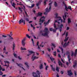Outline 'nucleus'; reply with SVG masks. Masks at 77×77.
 Listing matches in <instances>:
<instances>
[{
	"label": "nucleus",
	"mask_w": 77,
	"mask_h": 77,
	"mask_svg": "<svg viewBox=\"0 0 77 77\" xmlns=\"http://www.w3.org/2000/svg\"><path fill=\"white\" fill-rule=\"evenodd\" d=\"M28 51L29 54H27V56H30L32 54H33L31 58L32 61H34V60H35V59H38L39 58V57H38L35 56V52H33V51H29V50H28Z\"/></svg>",
	"instance_id": "f257e3e1"
},
{
	"label": "nucleus",
	"mask_w": 77,
	"mask_h": 77,
	"mask_svg": "<svg viewBox=\"0 0 77 77\" xmlns=\"http://www.w3.org/2000/svg\"><path fill=\"white\" fill-rule=\"evenodd\" d=\"M45 33L44 34L42 33V35L43 36H48V33H49V31L48 30V28H45Z\"/></svg>",
	"instance_id": "f03ea898"
},
{
	"label": "nucleus",
	"mask_w": 77,
	"mask_h": 77,
	"mask_svg": "<svg viewBox=\"0 0 77 77\" xmlns=\"http://www.w3.org/2000/svg\"><path fill=\"white\" fill-rule=\"evenodd\" d=\"M69 54H70V52H69V51H67L66 52V55H68V54H69L67 56V58L68 59V61L69 63H71V61H70V60H71V59L70 58V56Z\"/></svg>",
	"instance_id": "7ed1b4c3"
},
{
	"label": "nucleus",
	"mask_w": 77,
	"mask_h": 77,
	"mask_svg": "<svg viewBox=\"0 0 77 77\" xmlns=\"http://www.w3.org/2000/svg\"><path fill=\"white\" fill-rule=\"evenodd\" d=\"M53 3V1H52V2L51 3H50L49 4V9L48 10V8H46V12H49V11H50L51 10V4Z\"/></svg>",
	"instance_id": "20e7f679"
},
{
	"label": "nucleus",
	"mask_w": 77,
	"mask_h": 77,
	"mask_svg": "<svg viewBox=\"0 0 77 77\" xmlns=\"http://www.w3.org/2000/svg\"><path fill=\"white\" fill-rule=\"evenodd\" d=\"M27 39V38L26 37H25L22 40V45H23V47H24L26 44V43H25V41Z\"/></svg>",
	"instance_id": "39448f33"
},
{
	"label": "nucleus",
	"mask_w": 77,
	"mask_h": 77,
	"mask_svg": "<svg viewBox=\"0 0 77 77\" xmlns=\"http://www.w3.org/2000/svg\"><path fill=\"white\" fill-rule=\"evenodd\" d=\"M60 42L62 45L63 48H66V47L68 46L66 45V42L64 44H63V41H61Z\"/></svg>",
	"instance_id": "423d86ee"
},
{
	"label": "nucleus",
	"mask_w": 77,
	"mask_h": 77,
	"mask_svg": "<svg viewBox=\"0 0 77 77\" xmlns=\"http://www.w3.org/2000/svg\"><path fill=\"white\" fill-rule=\"evenodd\" d=\"M45 17L44 16L41 17L39 20V22H42V23H44V22L45 21Z\"/></svg>",
	"instance_id": "0eeeda50"
},
{
	"label": "nucleus",
	"mask_w": 77,
	"mask_h": 77,
	"mask_svg": "<svg viewBox=\"0 0 77 77\" xmlns=\"http://www.w3.org/2000/svg\"><path fill=\"white\" fill-rule=\"evenodd\" d=\"M12 35H13V34H12V32H10V34L7 35V36H8L9 38H10V39L14 40V38L11 37Z\"/></svg>",
	"instance_id": "6e6552de"
},
{
	"label": "nucleus",
	"mask_w": 77,
	"mask_h": 77,
	"mask_svg": "<svg viewBox=\"0 0 77 77\" xmlns=\"http://www.w3.org/2000/svg\"><path fill=\"white\" fill-rule=\"evenodd\" d=\"M16 64L17 65V66H19L20 67V68H22V69H23V70H24V71H26V69H24V68H23V65L21 64H19L18 63H17Z\"/></svg>",
	"instance_id": "1a4fd4ad"
},
{
	"label": "nucleus",
	"mask_w": 77,
	"mask_h": 77,
	"mask_svg": "<svg viewBox=\"0 0 77 77\" xmlns=\"http://www.w3.org/2000/svg\"><path fill=\"white\" fill-rule=\"evenodd\" d=\"M23 24L24 25L25 24V20H23V19H21L19 21V24H21V23H23Z\"/></svg>",
	"instance_id": "9d476101"
},
{
	"label": "nucleus",
	"mask_w": 77,
	"mask_h": 77,
	"mask_svg": "<svg viewBox=\"0 0 77 77\" xmlns=\"http://www.w3.org/2000/svg\"><path fill=\"white\" fill-rule=\"evenodd\" d=\"M63 4H64V5L65 6V9L66 10V11H68V7H67V6L66 5V4L65 3V1H63Z\"/></svg>",
	"instance_id": "9b49d317"
},
{
	"label": "nucleus",
	"mask_w": 77,
	"mask_h": 77,
	"mask_svg": "<svg viewBox=\"0 0 77 77\" xmlns=\"http://www.w3.org/2000/svg\"><path fill=\"white\" fill-rule=\"evenodd\" d=\"M42 13L40 12H38L36 16L37 17H42Z\"/></svg>",
	"instance_id": "f8f14e48"
},
{
	"label": "nucleus",
	"mask_w": 77,
	"mask_h": 77,
	"mask_svg": "<svg viewBox=\"0 0 77 77\" xmlns=\"http://www.w3.org/2000/svg\"><path fill=\"white\" fill-rule=\"evenodd\" d=\"M58 65L59 66H61V67H62V65L63 64V63L60 61V60H58Z\"/></svg>",
	"instance_id": "ddd939ff"
},
{
	"label": "nucleus",
	"mask_w": 77,
	"mask_h": 77,
	"mask_svg": "<svg viewBox=\"0 0 77 77\" xmlns=\"http://www.w3.org/2000/svg\"><path fill=\"white\" fill-rule=\"evenodd\" d=\"M50 20H48L47 22H45L44 23V24H45V26L47 25H48L50 23Z\"/></svg>",
	"instance_id": "4468645a"
},
{
	"label": "nucleus",
	"mask_w": 77,
	"mask_h": 77,
	"mask_svg": "<svg viewBox=\"0 0 77 77\" xmlns=\"http://www.w3.org/2000/svg\"><path fill=\"white\" fill-rule=\"evenodd\" d=\"M68 75H72V73L71 72V70H70L69 71H68Z\"/></svg>",
	"instance_id": "2eb2a0df"
},
{
	"label": "nucleus",
	"mask_w": 77,
	"mask_h": 77,
	"mask_svg": "<svg viewBox=\"0 0 77 77\" xmlns=\"http://www.w3.org/2000/svg\"><path fill=\"white\" fill-rule=\"evenodd\" d=\"M36 73H35V72H33L32 73V74L33 77H38V76L37 75H35V76L34 74H36Z\"/></svg>",
	"instance_id": "dca6fc26"
},
{
	"label": "nucleus",
	"mask_w": 77,
	"mask_h": 77,
	"mask_svg": "<svg viewBox=\"0 0 77 77\" xmlns=\"http://www.w3.org/2000/svg\"><path fill=\"white\" fill-rule=\"evenodd\" d=\"M13 50H14L15 49V42H13Z\"/></svg>",
	"instance_id": "f3484780"
},
{
	"label": "nucleus",
	"mask_w": 77,
	"mask_h": 77,
	"mask_svg": "<svg viewBox=\"0 0 77 77\" xmlns=\"http://www.w3.org/2000/svg\"><path fill=\"white\" fill-rule=\"evenodd\" d=\"M25 65H26L28 69H29V66L28 65V63L27 62L25 63Z\"/></svg>",
	"instance_id": "a211bd4d"
},
{
	"label": "nucleus",
	"mask_w": 77,
	"mask_h": 77,
	"mask_svg": "<svg viewBox=\"0 0 77 77\" xmlns=\"http://www.w3.org/2000/svg\"><path fill=\"white\" fill-rule=\"evenodd\" d=\"M68 39H69V37H67L66 38V37L64 41V42H66V41H68Z\"/></svg>",
	"instance_id": "6ab92c4d"
},
{
	"label": "nucleus",
	"mask_w": 77,
	"mask_h": 77,
	"mask_svg": "<svg viewBox=\"0 0 77 77\" xmlns=\"http://www.w3.org/2000/svg\"><path fill=\"white\" fill-rule=\"evenodd\" d=\"M57 3H56V2H54V6L55 7H57L58 6Z\"/></svg>",
	"instance_id": "aec40b11"
},
{
	"label": "nucleus",
	"mask_w": 77,
	"mask_h": 77,
	"mask_svg": "<svg viewBox=\"0 0 77 77\" xmlns=\"http://www.w3.org/2000/svg\"><path fill=\"white\" fill-rule=\"evenodd\" d=\"M76 65H77V61H75V62L74 63V65H73V67H74V68H75L76 67Z\"/></svg>",
	"instance_id": "412c9836"
},
{
	"label": "nucleus",
	"mask_w": 77,
	"mask_h": 77,
	"mask_svg": "<svg viewBox=\"0 0 77 77\" xmlns=\"http://www.w3.org/2000/svg\"><path fill=\"white\" fill-rule=\"evenodd\" d=\"M48 2V0H44V4L45 6L47 4V3H46V2Z\"/></svg>",
	"instance_id": "4be33fe9"
},
{
	"label": "nucleus",
	"mask_w": 77,
	"mask_h": 77,
	"mask_svg": "<svg viewBox=\"0 0 77 77\" xmlns=\"http://www.w3.org/2000/svg\"><path fill=\"white\" fill-rule=\"evenodd\" d=\"M11 5L12 6H13L14 8H15V5H16L14 3V2H13V4H12Z\"/></svg>",
	"instance_id": "5701e85b"
},
{
	"label": "nucleus",
	"mask_w": 77,
	"mask_h": 77,
	"mask_svg": "<svg viewBox=\"0 0 77 77\" xmlns=\"http://www.w3.org/2000/svg\"><path fill=\"white\" fill-rule=\"evenodd\" d=\"M59 48H60V49H61V50L62 51V53H63V48L60 46H59Z\"/></svg>",
	"instance_id": "b1692460"
},
{
	"label": "nucleus",
	"mask_w": 77,
	"mask_h": 77,
	"mask_svg": "<svg viewBox=\"0 0 77 77\" xmlns=\"http://www.w3.org/2000/svg\"><path fill=\"white\" fill-rule=\"evenodd\" d=\"M68 23L69 24L70 23H71V19H69V18L68 19Z\"/></svg>",
	"instance_id": "393cba45"
},
{
	"label": "nucleus",
	"mask_w": 77,
	"mask_h": 77,
	"mask_svg": "<svg viewBox=\"0 0 77 77\" xmlns=\"http://www.w3.org/2000/svg\"><path fill=\"white\" fill-rule=\"evenodd\" d=\"M40 69H42V68H43V65L42 64H41L39 66Z\"/></svg>",
	"instance_id": "a878e982"
},
{
	"label": "nucleus",
	"mask_w": 77,
	"mask_h": 77,
	"mask_svg": "<svg viewBox=\"0 0 77 77\" xmlns=\"http://www.w3.org/2000/svg\"><path fill=\"white\" fill-rule=\"evenodd\" d=\"M54 27L55 29H56V30H57L58 29V28H57L56 25V24L55 23L54 24Z\"/></svg>",
	"instance_id": "bb28decb"
},
{
	"label": "nucleus",
	"mask_w": 77,
	"mask_h": 77,
	"mask_svg": "<svg viewBox=\"0 0 77 77\" xmlns=\"http://www.w3.org/2000/svg\"><path fill=\"white\" fill-rule=\"evenodd\" d=\"M55 16H56L55 17V18H59V17H57V15H58V14L57 13H56V14H55Z\"/></svg>",
	"instance_id": "cd10ccee"
},
{
	"label": "nucleus",
	"mask_w": 77,
	"mask_h": 77,
	"mask_svg": "<svg viewBox=\"0 0 77 77\" xmlns=\"http://www.w3.org/2000/svg\"><path fill=\"white\" fill-rule=\"evenodd\" d=\"M63 23H64L65 22V16H63Z\"/></svg>",
	"instance_id": "c85d7f7f"
},
{
	"label": "nucleus",
	"mask_w": 77,
	"mask_h": 77,
	"mask_svg": "<svg viewBox=\"0 0 77 77\" xmlns=\"http://www.w3.org/2000/svg\"><path fill=\"white\" fill-rule=\"evenodd\" d=\"M50 59L51 60V61H53V60H54V58H53V57H50Z\"/></svg>",
	"instance_id": "c756f323"
},
{
	"label": "nucleus",
	"mask_w": 77,
	"mask_h": 77,
	"mask_svg": "<svg viewBox=\"0 0 77 77\" xmlns=\"http://www.w3.org/2000/svg\"><path fill=\"white\" fill-rule=\"evenodd\" d=\"M60 19L59 20V21H61V23H62L63 22V20L61 19V17H60Z\"/></svg>",
	"instance_id": "7c9ffc66"
},
{
	"label": "nucleus",
	"mask_w": 77,
	"mask_h": 77,
	"mask_svg": "<svg viewBox=\"0 0 77 77\" xmlns=\"http://www.w3.org/2000/svg\"><path fill=\"white\" fill-rule=\"evenodd\" d=\"M21 50H26V49L25 48H23L22 47L21 48Z\"/></svg>",
	"instance_id": "2f4dec72"
},
{
	"label": "nucleus",
	"mask_w": 77,
	"mask_h": 77,
	"mask_svg": "<svg viewBox=\"0 0 77 77\" xmlns=\"http://www.w3.org/2000/svg\"><path fill=\"white\" fill-rule=\"evenodd\" d=\"M37 73L38 74V75H39V77H40V73L39 72L38 70L37 71H36Z\"/></svg>",
	"instance_id": "473e14b6"
},
{
	"label": "nucleus",
	"mask_w": 77,
	"mask_h": 77,
	"mask_svg": "<svg viewBox=\"0 0 77 77\" xmlns=\"http://www.w3.org/2000/svg\"><path fill=\"white\" fill-rule=\"evenodd\" d=\"M71 52L72 53V54H71V56H72H72H73V55H74V52H73V51H71Z\"/></svg>",
	"instance_id": "72a5a7b5"
},
{
	"label": "nucleus",
	"mask_w": 77,
	"mask_h": 77,
	"mask_svg": "<svg viewBox=\"0 0 77 77\" xmlns=\"http://www.w3.org/2000/svg\"><path fill=\"white\" fill-rule=\"evenodd\" d=\"M26 36L28 38H29V39H30V36L28 34H26Z\"/></svg>",
	"instance_id": "f704fd0d"
},
{
	"label": "nucleus",
	"mask_w": 77,
	"mask_h": 77,
	"mask_svg": "<svg viewBox=\"0 0 77 77\" xmlns=\"http://www.w3.org/2000/svg\"><path fill=\"white\" fill-rule=\"evenodd\" d=\"M68 9H69L70 11H72V9L71 8V6H69L68 7Z\"/></svg>",
	"instance_id": "c9c22d12"
},
{
	"label": "nucleus",
	"mask_w": 77,
	"mask_h": 77,
	"mask_svg": "<svg viewBox=\"0 0 77 77\" xmlns=\"http://www.w3.org/2000/svg\"><path fill=\"white\" fill-rule=\"evenodd\" d=\"M45 11H46V12H45L44 13V14L45 15H47V13H48V12H50V11H49L48 12H47V11H46V10H45Z\"/></svg>",
	"instance_id": "e433bc0d"
},
{
	"label": "nucleus",
	"mask_w": 77,
	"mask_h": 77,
	"mask_svg": "<svg viewBox=\"0 0 77 77\" xmlns=\"http://www.w3.org/2000/svg\"><path fill=\"white\" fill-rule=\"evenodd\" d=\"M54 56H56V51L54 52Z\"/></svg>",
	"instance_id": "4c0bfd02"
},
{
	"label": "nucleus",
	"mask_w": 77,
	"mask_h": 77,
	"mask_svg": "<svg viewBox=\"0 0 77 77\" xmlns=\"http://www.w3.org/2000/svg\"><path fill=\"white\" fill-rule=\"evenodd\" d=\"M68 14L67 13H65V14H64L65 17V18H66V15H68Z\"/></svg>",
	"instance_id": "58836bf2"
},
{
	"label": "nucleus",
	"mask_w": 77,
	"mask_h": 77,
	"mask_svg": "<svg viewBox=\"0 0 77 77\" xmlns=\"http://www.w3.org/2000/svg\"><path fill=\"white\" fill-rule=\"evenodd\" d=\"M62 27H63V24H61L60 27V29H62Z\"/></svg>",
	"instance_id": "ea45409f"
},
{
	"label": "nucleus",
	"mask_w": 77,
	"mask_h": 77,
	"mask_svg": "<svg viewBox=\"0 0 77 77\" xmlns=\"http://www.w3.org/2000/svg\"><path fill=\"white\" fill-rule=\"evenodd\" d=\"M39 5H40V2H38V3L36 4V6H39Z\"/></svg>",
	"instance_id": "a19ab883"
},
{
	"label": "nucleus",
	"mask_w": 77,
	"mask_h": 77,
	"mask_svg": "<svg viewBox=\"0 0 77 77\" xmlns=\"http://www.w3.org/2000/svg\"><path fill=\"white\" fill-rule=\"evenodd\" d=\"M18 9H19V10L20 11H21V12H23V11L21 9V8L19 7L18 8Z\"/></svg>",
	"instance_id": "79ce46f5"
},
{
	"label": "nucleus",
	"mask_w": 77,
	"mask_h": 77,
	"mask_svg": "<svg viewBox=\"0 0 77 77\" xmlns=\"http://www.w3.org/2000/svg\"><path fill=\"white\" fill-rule=\"evenodd\" d=\"M24 19L25 20H26V21H29V20L27 18H25Z\"/></svg>",
	"instance_id": "37998d69"
},
{
	"label": "nucleus",
	"mask_w": 77,
	"mask_h": 77,
	"mask_svg": "<svg viewBox=\"0 0 77 77\" xmlns=\"http://www.w3.org/2000/svg\"><path fill=\"white\" fill-rule=\"evenodd\" d=\"M14 57H16V58H17V54H13Z\"/></svg>",
	"instance_id": "c03bdc74"
},
{
	"label": "nucleus",
	"mask_w": 77,
	"mask_h": 77,
	"mask_svg": "<svg viewBox=\"0 0 77 77\" xmlns=\"http://www.w3.org/2000/svg\"><path fill=\"white\" fill-rule=\"evenodd\" d=\"M51 45H52L53 47H54V48H55L56 46H55V45H54V44L52 43Z\"/></svg>",
	"instance_id": "a18cd8bd"
},
{
	"label": "nucleus",
	"mask_w": 77,
	"mask_h": 77,
	"mask_svg": "<svg viewBox=\"0 0 77 77\" xmlns=\"http://www.w3.org/2000/svg\"><path fill=\"white\" fill-rule=\"evenodd\" d=\"M68 32H67L66 34V38L67 36H68Z\"/></svg>",
	"instance_id": "49530a36"
},
{
	"label": "nucleus",
	"mask_w": 77,
	"mask_h": 77,
	"mask_svg": "<svg viewBox=\"0 0 77 77\" xmlns=\"http://www.w3.org/2000/svg\"><path fill=\"white\" fill-rule=\"evenodd\" d=\"M56 70L58 72H59V69L58 68V67H57L56 68Z\"/></svg>",
	"instance_id": "de8ad7c7"
},
{
	"label": "nucleus",
	"mask_w": 77,
	"mask_h": 77,
	"mask_svg": "<svg viewBox=\"0 0 77 77\" xmlns=\"http://www.w3.org/2000/svg\"><path fill=\"white\" fill-rule=\"evenodd\" d=\"M34 6H35V4H33V5H32L31 7H30L31 8H32L33 7H34Z\"/></svg>",
	"instance_id": "09e8293b"
},
{
	"label": "nucleus",
	"mask_w": 77,
	"mask_h": 77,
	"mask_svg": "<svg viewBox=\"0 0 77 77\" xmlns=\"http://www.w3.org/2000/svg\"><path fill=\"white\" fill-rule=\"evenodd\" d=\"M31 40L32 41L33 45H34V41H33V38H32Z\"/></svg>",
	"instance_id": "8fccbe9b"
},
{
	"label": "nucleus",
	"mask_w": 77,
	"mask_h": 77,
	"mask_svg": "<svg viewBox=\"0 0 77 77\" xmlns=\"http://www.w3.org/2000/svg\"><path fill=\"white\" fill-rule=\"evenodd\" d=\"M52 69L53 71H55V69L54 68H53V67H52Z\"/></svg>",
	"instance_id": "3c124183"
},
{
	"label": "nucleus",
	"mask_w": 77,
	"mask_h": 77,
	"mask_svg": "<svg viewBox=\"0 0 77 77\" xmlns=\"http://www.w3.org/2000/svg\"><path fill=\"white\" fill-rule=\"evenodd\" d=\"M4 62H5V63H8V64H9V62L8 61H4Z\"/></svg>",
	"instance_id": "603ef678"
},
{
	"label": "nucleus",
	"mask_w": 77,
	"mask_h": 77,
	"mask_svg": "<svg viewBox=\"0 0 77 77\" xmlns=\"http://www.w3.org/2000/svg\"><path fill=\"white\" fill-rule=\"evenodd\" d=\"M77 54V53L75 52V54H74V56H75V57H76V55Z\"/></svg>",
	"instance_id": "864d4df0"
},
{
	"label": "nucleus",
	"mask_w": 77,
	"mask_h": 77,
	"mask_svg": "<svg viewBox=\"0 0 77 77\" xmlns=\"http://www.w3.org/2000/svg\"><path fill=\"white\" fill-rule=\"evenodd\" d=\"M2 37H3V38H6L7 37V36L5 35H2Z\"/></svg>",
	"instance_id": "5fc2aeb1"
},
{
	"label": "nucleus",
	"mask_w": 77,
	"mask_h": 77,
	"mask_svg": "<svg viewBox=\"0 0 77 77\" xmlns=\"http://www.w3.org/2000/svg\"><path fill=\"white\" fill-rule=\"evenodd\" d=\"M49 30H50V31H53V29H52V28H50L49 29Z\"/></svg>",
	"instance_id": "6e6d98bb"
},
{
	"label": "nucleus",
	"mask_w": 77,
	"mask_h": 77,
	"mask_svg": "<svg viewBox=\"0 0 77 77\" xmlns=\"http://www.w3.org/2000/svg\"><path fill=\"white\" fill-rule=\"evenodd\" d=\"M47 49L48 51L50 52V51H51V49L49 48H48Z\"/></svg>",
	"instance_id": "4d7b16f0"
},
{
	"label": "nucleus",
	"mask_w": 77,
	"mask_h": 77,
	"mask_svg": "<svg viewBox=\"0 0 77 77\" xmlns=\"http://www.w3.org/2000/svg\"><path fill=\"white\" fill-rule=\"evenodd\" d=\"M48 68V66H46L45 67L46 70H47V68Z\"/></svg>",
	"instance_id": "13d9d810"
},
{
	"label": "nucleus",
	"mask_w": 77,
	"mask_h": 77,
	"mask_svg": "<svg viewBox=\"0 0 77 77\" xmlns=\"http://www.w3.org/2000/svg\"><path fill=\"white\" fill-rule=\"evenodd\" d=\"M57 30H56V29H53V32H56Z\"/></svg>",
	"instance_id": "bf43d9fd"
},
{
	"label": "nucleus",
	"mask_w": 77,
	"mask_h": 77,
	"mask_svg": "<svg viewBox=\"0 0 77 77\" xmlns=\"http://www.w3.org/2000/svg\"><path fill=\"white\" fill-rule=\"evenodd\" d=\"M61 59V61L62 62H63V63H65V62H64V61H63V59H62V58Z\"/></svg>",
	"instance_id": "052dcab7"
},
{
	"label": "nucleus",
	"mask_w": 77,
	"mask_h": 77,
	"mask_svg": "<svg viewBox=\"0 0 77 77\" xmlns=\"http://www.w3.org/2000/svg\"><path fill=\"white\" fill-rule=\"evenodd\" d=\"M69 42H68L67 43H66V45H67L68 46V45H69Z\"/></svg>",
	"instance_id": "680f3d73"
},
{
	"label": "nucleus",
	"mask_w": 77,
	"mask_h": 77,
	"mask_svg": "<svg viewBox=\"0 0 77 77\" xmlns=\"http://www.w3.org/2000/svg\"><path fill=\"white\" fill-rule=\"evenodd\" d=\"M69 29V27H67L66 28V30H68Z\"/></svg>",
	"instance_id": "e2e57ef3"
},
{
	"label": "nucleus",
	"mask_w": 77,
	"mask_h": 77,
	"mask_svg": "<svg viewBox=\"0 0 77 77\" xmlns=\"http://www.w3.org/2000/svg\"><path fill=\"white\" fill-rule=\"evenodd\" d=\"M42 23H42V22L41 23H39V25H40L41 26H42Z\"/></svg>",
	"instance_id": "0e129e2a"
},
{
	"label": "nucleus",
	"mask_w": 77,
	"mask_h": 77,
	"mask_svg": "<svg viewBox=\"0 0 77 77\" xmlns=\"http://www.w3.org/2000/svg\"><path fill=\"white\" fill-rule=\"evenodd\" d=\"M76 75H77V74L76 73V72L75 71V77H76Z\"/></svg>",
	"instance_id": "69168bd1"
},
{
	"label": "nucleus",
	"mask_w": 77,
	"mask_h": 77,
	"mask_svg": "<svg viewBox=\"0 0 77 77\" xmlns=\"http://www.w3.org/2000/svg\"><path fill=\"white\" fill-rule=\"evenodd\" d=\"M0 73H1V74H0V75H3V73L2 72H1V71H0Z\"/></svg>",
	"instance_id": "338daca9"
},
{
	"label": "nucleus",
	"mask_w": 77,
	"mask_h": 77,
	"mask_svg": "<svg viewBox=\"0 0 77 77\" xmlns=\"http://www.w3.org/2000/svg\"><path fill=\"white\" fill-rule=\"evenodd\" d=\"M38 45H39V42H37V45L38 46Z\"/></svg>",
	"instance_id": "774afa93"
}]
</instances>
